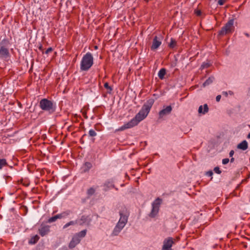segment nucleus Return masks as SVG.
<instances>
[{"label":"nucleus","mask_w":250,"mask_h":250,"mask_svg":"<svg viewBox=\"0 0 250 250\" xmlns=\"http://www.w3.org/2000/svg\"><path fill=\"white\" fill-rule=\"evenodd\" d=\"M154 103V100L153 99H148L146 101V103L143 105L141 110L136 115L133 119L117 129L116 131H122L136 125L140 121L144 119L147 116Z\"/></svg>","instance_id":"nucleus-1"},{"label":"nucleus","mask_w":250,"mask_h":250,"mask_svg":"<svg viewBox=\"0 0 250 250\" xmlns=\"http://www.w3.org/2000/svg\"><path fill=\"white\" fill-rule=\"evenodd\" d=\"M119 214L120 218L112 232V235L115 236L119 234L126 224L129 215V212L125 207L122 208L120 211Z\"/></svg>","instance_id":"nucleus-2"},{"label":"nucleus","mask_w":250,"mask_h":250,"mask_svg":"<svg viewBox=\"0 0 250 250\" xmlns=\"http://www.w3.org/2000/svg\"><path fill=\"white\" fill-rule=\"evenodd\" d=\"M10 42L7 39H3L0 42V58L7 59L10 56L8 46Z\"/></svg>","instance_id":"nucleus-3"},{"label":"nucleus","mask_w":250,"mask_h":250,"mask_svg":"<svg viewBox=\"0 0 250 250\" xmlns=\"http://www.w3.org/2000/svg\"><path fill=\"white\" fill-rule=\"evenodd\" d=\"M93 63V58L90 53H87L83 57L81 63V69L82 70H88Z\"/></svg>","instance_id":"nucleus-4"},{"label":"nucleus","mask_w":250,"mask_h":250,"mask_svg":"<svg viewBox=\"0 0 250 250\" xmlns=\"http://www.w3.org/2000/svg\"><path fill=\"white\" fill-rule=\"evenodd\" d=\"M233 19L229 20L218 32V36L222 37L232 33L233 31Z\"/></svg>","instance_id":"nucleus-5"},{"label":"nucleus","mask_w":250,"mask_h":250,"mask_svg":"<svg viewBox=\"0 0 250 250\" xmlns=\"http://www.w3.org/2000/svg\"><path fill=\"white\" fill-rule=\"evenodd\" d=\"M40 106L41 108L44 111H48L52 112L55 110L53 106V103L52 101L48 100L47 99H42L40 102Z\"/></svg>","instance_id":"nucleus-6"},{"label":"nucleus","mask_w":250,"mask_h":250,"mask_svg":"<svg viewBox=\"0 0 250 250\" xmlns=\"http://www.w3.org/2000/svg\"><path fill=\"white\" fill-rule=\"evenodd\" d=\"M162 200L160 198H157L152 203V208L150 213L149 214V216L151 218H154L156 216L159 212L160 205L161 204Z\"/></svg>","instance_id":"nucleus-7"},{"label":"nucleus","mask_w":250,"mask_h":250,"mask_svg":"<svg viewBox=\"0 0 250 250\" xmlns=\"http://www.w3.org/2000/svg\"><path fill=\"white\" fill-rule=\"evenodd\" d=\"M162 36L160 35L159 37L155 36L153 40L152 44L151 46V50L157 49L161 44V40Z\"/></svg>","instance_id":"nucleus-8"},{"label":"nucleus","mask_w":250,"mask_h":250,"mask_svg":"<svg viewBox=\"0 0 250 250\" xmlns=\"http://www.w3.org/2000/svg\"><path fill=\"white\" fill-rule=\"evenodd\" d=\"M173 243L174 242L171 237H169L168 239H166L164 242L162 250H171V248Z\"/></svg>","instance_id":"nucleus-9"},{"label":"nucleus","mask_w":250,"mask_h":250,"mask_svg":"<svg viewBox=\"0 0 250 250\" xmlns=\"http://www.w3.org/2000/svg\"><path fill=\"white\" fill-rule=\"evenodd\" d=\"M50 231V226L48 225H44L42 224L41 228L39 229V234L42 236H44L47 234Z\"/></svg>","instance_id":"nucleus-10"},{"label":"nucleus","mask_w":250,"mask_h":250,"mask_svg":"<svg viewBox=\"0 0 250 250\" xmlns=\"http://www.w3.org/2000/svg\"><path fill=\"white\" fill-rule=\"evenodd\" d=\"M172 110L171 105L167 106L165 108L163 109L159 112V118H162L164 116L169 114Z\"/></svg>","instance_id":"nucleus-11"},{"label":"nucleus","mask_w":250,"mask_h":250,"mask_svg":"<svg viewBox=\"0 0 250 250\" xmlns=\"http://www.w3.org/2000/svg\"><path fill=\"white\" fill-rule=\"evenodd\" d=\"M81 239L78 238L77 236L75 235L72 237V238L70 242L68 247L70 249H73L76 245L80 243Z\"/></svg>","instance_id":"nucleus-12"},{"label":"nucleus","mask_w":250,"mask_h":250,"mask_svg":"<svg viewBox=\"0 0 250 250\" xmlns=\"http://www.w3.org/2000/svg\"><path fill=\"white\" fill-rule=\"evenodd\" d=\"M237 147L238 149L242 150H246L248 147L247 142L246 140L243 141L241 143H240L237 145Z\"/></svg>","instance_id":"nucleus-13"},{"label":"nucleus","mask_w":250,"mask_h":250,"mask_svg":"<svg viewBox=\"0 0 250 250\" xmlns=\"http://www.w3.org/2000/svg\"><path fill=\"white\" fill-rule=\"evenodd\" d=\"M208 111V105L207 104H204V110H203V106L201 105L198 109V113L199 114H205Z\"/></svg>","instance_id":"nucleus-14"},{"label":"nucleus","mask_w":250,"mask_h":250,"mask_svg":"<svg viewBox=\"0 0 250 250\" xmlns=\"http://www.w3.org/2000/svg\"><path fill=\"white\" fill-rule=\"evenodd\" d=\"M63 217L62 213L57 214L56 215H55L52 217H50L47 220L48 223H51L53 222H55L58 219H61Z\"/></svg>","instance_id":"nucleus-15"},{"label":"nucleus","mask_w":250,"mask_h":250,"mask_svg":"<svg viewBox=\"0 0 250 250\" xmlns=\"http://www.w3.org/2000/svg\"><path fill=\"white\" fill-rule=\"evenodd\" d=\"M40 237L38 235L32 237L29 240V244L31 245L36 244L39 240Z\"/></svg>","instance_id":"nucleus-16"},{"label":"nucleus","mask_w":250,"mask_h":250,"mask_svg":"<svg viewBox=\"0 0 250 250\" xmlns=\"http://www.w3.org/2000/svg\"><path fill=\"white\" fill-rule=\"evenodd\" d=\"M86 232L87 230L85 229L76 233L75 235L77 236L78 238L81 239V238L84 237L86 235Z\"/></svg>","instance_id":"nucleus-17"},{"label":"nucleus","mask_w":250,"mask_h":250,"mask_svg":"<svg viewBox=\"0 0 250 250\" xmlns=\"http://www.w3.org/2000/svg\"><path fill=\"white\" fill-rule=\"evenodd\" d=\"M166 74V70L165 68H162L160 69L158 73L159 78L161 80H163L164 78V76Z\"/></svg>","instance_id":"nucleus-18"},{"label":"nucleus","mask_w":250,"mask_h":250,"mask_svg":"<svg viewBox=\"0 0 250 250\" xmlns=\"http://www.w3.org/2000/svg\"><path fill=\"white\" fill-rule=\"evenodd\" d=\"M84 172H86L89 171V170L92 167V164L90 162H86L84 164Z\"/></svg>","instance_id":"nucleus-19"},{"label":"nucleus","mask_w":250,"mask_h":250,"mask_svg":"<svg viewBox=\"0 0 250 250\" xmlns=\"http://www.w3.org/2000/svg\"><path fill=\"white\" fill-rule=\"evenodd\" d=\"M214 78L213 77H209L203 84L204 86L208 85L213 82Z\"/></svg>","instance_id":"nucleus-20"},{"label":"nucleus","mask_w":250,"mask_h":250,"mask_svg":"<svg viewBox=\"0 0 250 250\" xmlns=\"http://www.w3.org/2000/svg\"><path fill=\"white\" fill-rule=\"evenodd\" d=\"M8 166V164L5 159H0V169L3 167Z\"/></svg>","instance_id":"nucleus-21"},{"label":"nucleus","mask_w":250,"mask_h":250,"mask_svg":"<svg viewBox=\"0 0 250 250\" xmlns=\"http://www.w3.org/2000/svg\"><path fill=\"white\" fill-rule=\"evenodd\" d=\"M176 45H177V42L175 41V40L173 39H171V41H170V42L168 44V46L169 47V48H173L174 47H175L176 46Z\"/></svg>","instance_id":"nucleus-22"},{"label":"nucleus","mask_w":250,"mask_h":250,"mask_svg":"<svg viewBox=\"0 0 250 250\" xmlns=\"http://www.w3.org/2000/svg\"><path fill=\"white\" fill-rule=\"evenodd\" d=\"M211 64L208 62H203L201 66V68L203 69L204 68H208L210 66Z\"/></svg>","instance_id":"nucleus-23"},{"label":"nucleus","mask_w":250,"mask_h":250,"mask_svg":"<svg viewBox=\"0 0 250 250\" xmlns=\"http://www.w3.org/2000/svg\"><path fill=\"white\" fill-rule=\"evenodd\" d=\"M104 87L105 88H106L108 90V92L109 93L111 92V91L112 90V87L109 85V84L107 82H106L105 83H104Z\"/></svg>","instance_id":"nucleus-24"},{"label":"nucleus","mask_w":250,"mask_h":250,"mask_svg":"<svg viewBox=\"0 0 250 250\" xmlns=\"http://www.w3.org/2000/svg\"><path fill=\"white\" fill-rule=\"evenodd\" d=\"M80 220L82 221V224L88 222V216H86L85 215L82 216L81 217Z\"/></svg>","instance_id":"nucleus-25"},{"label":"nucleus","mask_w":250,"mask_h":250,"mask_svg":"<svg viewBox=\"0 0 250 250\" xmlns=\"http://www.w3.org/2000/svg\"><path fill=\"white\" fill-rule=\"evenodd\" d=\"M95 190L94 188H90L87 190V194L89 196H91L95 193Z\"/></svg>","instance_id":"nucleus-26"},{"label":"nucleus","mask_w":250,"mask_h":250,"mask_svg":"<svg viewBox=\"0 0 250 250\" xmlns=\"http://www.w3.org/2000/svg\"><path fill=\"white\" fill-rule=\"evenodd\" d=\"M89 135L91 137H95L96 136V133L94 130H90L89 131Z\"/></svg>","instance_id":"nucleus-27"},{"label":"nucleus","mask_w":250,"mask_h":250,"mask_svg":"<svg viewBox=\"0 0 250 250\" xmlns=\"http://www.w3.org/2000/svg\"><path fill=\"white\" fill-rule=\"evenodd\" d=\"M75 222L74 221H70L69 222L66 223L64 226H63V228L65 229L67 227H68V226H70V225H74L75 224Z\"/></svg>","instance_id":"nucleus-28"},{"label":"nucleus","mask_w":250,"mask_h":250,"mask_svg":"<svg viewBox=\"0 0 250 250\" xmlns=\"http://www.w3.org/2000/svg\"><path fill=\"white\" fill-rule=\"evenodd\" d=\"M194 14L197 16H200L201 15L202 12L200 10L197 9L194 10Z\"/></svg>","instance_id":"nucleus-29"},{"label":"nucleus","mask_w":250,"mask_h":250,"mask_svg":"<svg viewBox=\"0 0 250 250\" xmlns=\"http://www.w3.org/2000/svg\"><path fill=\"white\" fill-rule=\"evenodd\" d=\"M213 170L215 173L217 174H220L221 173V170H220V168L218 167H215Z\"/></svg>","instance_id":"nucleus-30"},{"label":"nucleus","mask_w":250,"mask_h":250,"mask_svg":"<svg viewBox=\"0 0 250 250\" xmlns=\"http://www.w3.org/2000/svg\"><path fill=\"white\" fill-rule=\"evenodd\" d=\"M229 158H225V159H223V160H222V163L224 165H226V164H228L229 163Z\"/></svg>","instance_id":"nucleus-31"},{"label":"nucleus","mask_w":250,"mask_h":250,"mask_svg":"<svg viewBox=\"0 0 250 250\" xmlns=\"http://www.w3.org/2000/svg\"><path fill=\"white\" fill-rule=\"evenodd\" d=\"M226 0H219L218 3L220 5H222L226 2Z\"/></svg>","instance_id":"nucleus-32"},{"label":"nucleus","mask_w":250,"mask_h":250,"mask_svg":"<svg viewBox=\"0 0 250 250\" xmlns=\"http://www.w3.org/2000/svg\"><path fill=\"white\" fill-rule=\"evenodd\" d=\"M206 175L209 176H212L213 175V172L212 170L208 171L206 172Z\"/></svg>","instance_id":"nucleus-33"},{"label":"nucleus","mask_w":250,"mask_h":250,"mask_svg":"<svg viewBox=\"0 0 250 250\" xmlns=\"http://www.w3.org/2000/svg\"><path fill=\"white\" fill-rule=\"evenodd\" d=\"M53 50V49L52 47H49L48 48L46 51H45V53L46 54H48L50 52H51Z\"/></svg>","instance_id":"nucleus-34"},{"label":"nucleus","mask_w":250,"mask_h":250,"mask_svg":"<svg viewBox=\"0 0 250 250\" xmlns=\"http://www.w3.org/2000/svg\"><path fill=\"white\" fill-rule=\"evenodd\" d=\"M221 98V96L220 95H219L218 96H216V100L217 102H219L220 100V99Z\"/></svg>","instance_id":"nucleus-35"},{"label":"nucleus","mask_w":250,"mask_h":250,"mask_svg":"<svg viewBox=\"0 0 250 250\" xmlns=\"http://www.w3.org/2000/svg\"><path fill=\"white\" fill-rule=\"evenodd\" d=\"M39 49L41 51H43V48H42V44H40V46L39 47Z\"/></svg>","instance_id":"nucleus-36"},{"label":"nucleus","mask_w":250,"mask_h":250,"mask_svg":"<svg viewBox=\"0 0 250 250\" xmlns=\"http://www.w3.org/2000/svg\"><path fill=\"white\" fill-rule=\"evenodd\" d=\"M234 154V151L233 150H231L230 153H229V155L230 156H232Z\"/></svg>","instance_id":"nucleus-37"},{"label":"nucleus","mask_w":250,"mask_h":250,"mask_svg":"<svg viewBox=\"0 0 250 250\" xmlns=\"http://www.w3.org/2000/svg\"><path fill=\"white\" fill-rule=\"evenodd\" d=\"M246 181H247L246 179H244L242 180V181H241V184L243 183L244 182H246Z\"/></svg>","instance_id":"nucleus-38"},{"label":"nucleus","mask_w":250,"mask_h":250,"mask_svg":"<svg viewBox=\"0 0 250 250\" xmlns=\"http://www.w3.org/2000/svg\"><path fill=\"white\" fill-rule=\"evenodd\" d=\"M240 184H241L237 185V186L235 188V189H238L239 188Z\"/></svg>","instance_id":"nucleus-39"},{"label":"nucleus","mask_w":250,"mask_h":250,"mask_svg":"<svg viewBox=\"0 0 250 250\" xmlns=\"http://www.w3.org/2000/svg\"><path fill=\"white\" fill-rule=\"evenodd\" d=\"M247 138L250 139V132L248 134V135L247 136Z\"/></svg>","instance_id":"nucleus-40"},{"label":"nucleus","mask_w":250,"mask_h":250,"mask_svg":"<svg viewBox=\"0 0 250 250\" xmlns=\"http://www.w3.org/2000/svg\"><path fill=\"white\" fill-rule=\"evenodd\" d=\"M224 94H225L226 96L228 95V93L227 92H224Z\"/></svg>","instance_id":"nucleus-41"},{"label":"nucleus","mask_w":250,"mask_h":250,"mask_svg":"<svg viewBox=\"0 0 250 250\" xmlns=\"http://www.w3.org/2000/svg\"><path fill=\"white\" fill-rule=\"evenodd\" d=\"M233 160H234V158H232L230 159V162H233Z\"/></svg>","instance_id":"nucleus-42"},{"label":"nucleus","mask_w":250,"mask_h":250,"mask_svg":"<svg viewBox=\"0 0 250 250\" xmlns=\"http://www.w3.org/2000/svg\"><path fill=\"white\" fill-rule=\"evenodd\" d=\"M229 94H230V95H232V94H233V92H231V91H229Z\"/></svg>","instance_id":"nucleus-43"},{"label":"nucleus","mask_w":250,"mask_h":250,"mask_svg":"<svg viewBox=\"0 0 250 250\" xmlns=\"http://www.w3.org/2000/svg\"><path fill=\"white\" fill-rule=\"evenodd\" d=\"M246 35L247 36H249L248 34H246Z\"/></svg>","instance_id":"nucleus-44"}]
</instances>
